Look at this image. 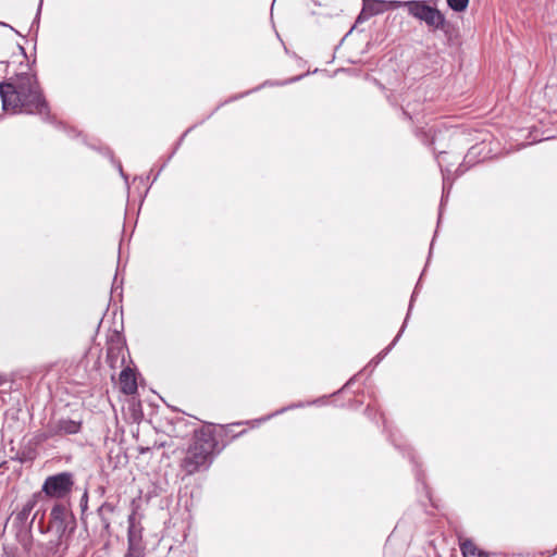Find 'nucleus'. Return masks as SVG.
<instances>
[{
	"mask_svg": "<svg viewBox=\"0 0 557 557\" xmlns=\"http://www.w3.org/2000/svg\"><path fill=\"white\" fill-rule=\"evenodd\" d=\"M0 98L4 111L50 117L49 104L35 74L21 73L9 82H1Z\"/></svg>",
	"mask_w": 557,
	"mask_h": 557,
	"instance_id": "1",
	"label": "nucleus"
},
{
	"mask_svg": "<svg viewBox=\"0 0 557 557\" xmlns=\"http://www.w3.org/2000/svg\"><path fill=\"white\" fill-rule=\"evenodd\" d=\"M39 499L40 494H33L22 509L9 518L12 521L15 539L23 550H32V528L36 520L39 521L42 511V504L39 505Z\"/></svg>",
	"mask_w": 557,
	"mask_h": 557,
	"instance_id": "3",
	"label": "nucleus"
},
{
	"mask_svg": "<svg viewBox=\"0 0 557 557\" xmlns=\"http://www.w3.org/2000/svg\"><path fill=\"white\" fill-rule=\"evenodd\" d=\"M82 422L71 419H59L49 423L46 432L42 434V440H48L59 435H73L81 432Z\"/></svg>",
	"mask_w": 557,
	"mask_h": 557,
	"instance_id": "8",
	"label": "nucleus"
},
{
	"mask_svg": "<svg viewBox=\"0 0 557 557\" xmlns=\"http://www.w3.org/2000/svg\"><path fill=\"white\" fill-rule=\"evenodd\" d=\"M446 2H447V5H448L450 9H453V2H454V0H446Z\"/></svg>",
	"mask_w": 557,
	"mask_h": 557,
	"instance_id": "24",
	"label": "nucleus"
},
{
	"mask_svg": "<svg viewBox=\"0 0 557 557\" xmlns=\"http://www.w3.org/2000/svg\"><path fill=\"white\" fill-rule=\"evenodd\" d=\"M383 11H384V2H382V1H373L370 3H364L357 21L360 22L363 20H368L373 15L383 13Z\"/></svg>",
	"mask_w": 557,
	"mask_h": 557,
	"instance_id": "12",
	"label": "nucleus"
},
{
	"mask_svg": "<svg viewBox=\"0 0 557 557\" xmlns=\"http://www.w3.org/2000/svg\"><path fill=\"white\" fill-rule=\"evenodd\" d=\"M69 548L66 540L50 539L47 543L34 544L32 541V550H23L27 557H63Z\"/></svg>",
	"mask_w": 557,
	"mask_h": 557,
	"instance_id": "7",
	"label": "nucleus"
},
{
	"mask_svg": "<svg viewBox=\"0 0 557 557\" xmlns=\"http://www.w3.org/2000/svg\"><path fill=\"white\" fill-rule=\"evenodd\" d=\"M410 458L414 462V456L410 454Z\"/></svg>",
	"mask_w": 557,
	"mask_h": 557,
	"instance_id": "30",
	"label": "nucleus"
},
{
	"mask_svg": "<svg viewBox=\"0 0 557 557\" xmlns=\"http://www.w3.org/2000/svg\"><path fill=\"white\" fill-rule=\"evenodd\" d=\"M408 317H406L404 323H403V326L400 329V331L398 332V334L396 335V337L393 339V342L385 348L383 349L381 352H379L370 362H369V366H377L384 358L385 356L391 351V349L395 346V344L398 342L399 337L401 336L406 325H407V320H408Z\"/></svg>",
	"mask_w": 557,
	"mask_h": 557,
	"instance_id": "13",
	"label": "nucleus"
},
{
	"mask_svg": "<svg viewBox=\"0 0 557 557\" xmlns=\"http://www.w3.org/2000/svg\"><path fill=\"white\" fill-rule=\"evenodd\" d=\"M73 486V473L64 471L46 478L41 491L49 497L62 499L71 494Z\"/></svg>",
	"mask_w": 557,
	"mask_h": 557,
	"instance_id": "6",
	"label": "nucleus"
},
{
	"mask_svg": "<svg viewBox=\"0 0 557 557\" xmlns=\"http://www.w3.org/2000/svg\"><path fill=\"white\" fill-rule=\"evenodd\" d=\"M120 322H121V325H123V314H120Z\"/></svg>",
	"mask_w": 557,
	"mask_h": 557,
	"instance_id": "25",
	"label": "nucleus"
},
{
	"mask_svg": "<svg viewBox=\"0 0 557 557\" xmlns=\"http://www.w3.org/2000/svg\"><path fill=\"white\" fill-rule=\"evenodd\" d=\"M351 381L352 380L348 381L344 387H347L348 385H350Z\"/></svg>",
	"mask_w": 557,
	"mask_h": 557,
	"instance_id": "29",
	"label": "nucleus"
},
{
	"mask_svg": "<svg viewBox=\"0 0 557 557\" xmlns=\"http://www.w3.org/2000/svg\"><path fill=\"white\" fill-rule=\"evenodd\" d=\"M460 548L463 557H488L487 554L478 548V546L471 541H465L460 543Z\"/></svg>",
	"mask_w": 557,
	"mask_h": 557,
	"instance_id": "14",
	"label": "nucleus"
},
{
	"mask_svg": "<svg viewBox=\"0 0 557 557\" xmlns=\"http://www.w3.org/2000/svg\"><path fill=\"white\" fill-rule=\"evenodd\" d=\"M127 542L128 547H143L141 545V527L136 522L135 513H131L127 519Z\"/></svg>",
	"mask_w": 557,
	"mask_h": 557,
	"instance_id": "9",
	"label": "nucleus"
},
{
	"mask_svg": "<svg viewBox=\"0 0 557 557\" xmlns=\"http://www.w3.org/2000/svg\"><path fill=\"white\" fill-rule=\"evenodd\" d=\"M46 509L42 506L41 516L37 523L40 533H48L52 539L66 540L75 529V520L70 509L61 503L53 505L49 515V521L45 522Z\"/></svg>",
	"mask_w": 557,
	"mask_h": 557,
	"instance_id": "4",
	"label": "nucleus"
},
{
	"mask_svg": "<svg viewBox=\"0 0 557 557\" xmlns=\"http://www.w3.org/2000/svg\"><path fill=\"white\" fill-rule=\"evenodd\" d=\"M106 318V314H102V318L100 319V322H103Z\"/></svg>",
	"mask_w": 557,
	"mask_h": 557,
	"instance_id": "27",
	"label": "nucleus"
},
{
	"mask_svg": "<svg viewBox=\"0 0 557 557\" xmlns=\"http://www.w3.org/2000/svg\"><path fill=\"white\" fill-rule=\"evenodd\" d=\"M442 172H443V197H442V205H443L444 201H447L449 189L453 185V182L449 180V177L445 176L443 169H442Z\"/></svg>",
	"mask_w": 557,
	"mask_h": 557,
	"instance_id": "16",
	"label": "nucleus"
},
{
	"mask_svg": "<svg viewBox=\"0 0 557 557\" xmlns=\"http://www.w3.org/2000/svg\"><path fill=\"white\" fill-rule=\"evenodd\" d=\"M121 391L126 395H132L137 392L136 377L132 369L125 368L120 373Z\"/></svg>",
	"mask_w": 557,
	"mask_h": 557,
	"instance_id": "11",
	"label": "nucleus"
},
{
	"mask_svg": "<svg viewBox=\"0 0 557 557\" xmlns=\"http://www.w3.org/2000/svg\"><path fill=\"white\" fill-rule=\"evenodd\" d=\"M79 507L82 510V515H84L88 508V492H87V490H85L84 494L81 497Z\"/></svg>",
	"mask_w": 557,
	"mask_h": 557,
	"instance_id": "18",
	"label": "nucleus"
},
{
	"mask_svg": "<svg viewBox=\"0 0 557 557\" xmlns=\"http://www.w3.org/2000/svg\"><path fill=\"white\" fill-rule=\"evenodd\" d=\"M106 318V314H102V318L100 319V322H103Z\"/></svg>",
	"mask_w": 557,
	"mask_h": 557,
	"instance_id": "28",
	"label": "nucleus"
},
{
	"mask_svg": "<svg viewBox=\"0 0 557 557\" xmlns=\"http://www.w3.org/2000/svg\"><path fill=\"white\" fill-rule=\"evenodd\" d=\"M403 113H404L407 117L412 119V116H411V115H410V113L408 112V107L403 109Z\"/></svg>",
	"mask_w": 557,
	"mask_h": 557,
	"instance_id": "23",
	"label": "nucleus"
},
{
	"mask_svg": "<svg viewBox=\"0 0 557 557\" xmlns=\"http://www.w3.org/2000/svg\"><path fill=\"white\" fill-rule=\"evenodd\" d=\"M115 506L112 503L104 502L97 509V517L100 520L102 532L107 535L111 534V518L114 513Z\"/></svg>",
	"mask_w": 557,
	"mask_h": 557,
	"instance_id": "10",
	"label": "nucleus"
},
{
	"mask_svg": "<svg viewBox=\"0 0 557 557\" xmlns=\"http://www.w3.org/2000/svg\"><path fill=\"white\" fill-rule=\"evenodd\" d=\"M302 406H304L302 403L293 404V405H289L287 407H283V408L278 409L277 411H275V412H273V413H271V414H269L267 417H263V418H261V419H259L257 421L258 422H264V421H268L269 419H271V418H273V417H275L277 414L286 412L287 410H290V409H294V408H300Z\"/></svg>",
	"mask_w": 557,
	"mask_h": 557,
	"instance_id": "15",
	"label": "nucleus"
},
{
	"mask_svg": "<svg viewBox=\"0 0 557 557\" xmlns=\"http://www.w3.org/2000/svg\"><path fill=\"white\" fill-rule=\"evenodd\" d=\"M216 440L210 430L195 431L193 442L181 461V469L186 475H193L210 468Z\"/></svg>",
	"mask_w": 557,
	"mask_h": 557,
	"instance_id": "2",
	"label": "nucleus"
},
{
	"mask_svg": "<svg viewBox=\"0 0 557 557\" xmlns=\"http://www.w3.org/2000/svg\"><path fill=\"white\" fill-rule=\"evenodd\" d=\"M397 7H405L408 13L414 18L424 22L429 27L434 29H443L445 17L435 7H431L426 1L412 0L396 2Z\"/></svg>",
	"mask_w": 557,
	"mask_h": 557,
	"instance_id": "5",
	"label": "nucleus"
},
{
	"mask_svg": "<svg viewBox=\"0 0 557 557\" xmlns=\"http://www.w3.org/2000/svg\"><path fill=\"white\" fill-rule=\"evenodd\" d=\"M446 153H447V152H446L445 150H438V157H437V158H438V164H440V166H442V160H441V158H442V156H444V154H446Z\"/></svg>",
	"mask_w": 557,
	"mask_h": 557,
	"instance_id": "20",
	"label": "nucleus"
},
{
	"mask_svg": "<svg viewBox=\"0 0 557 557\" xmlns=\"http://www.w3.org/2000/svg\"><path fill=\"white\" fill-rule=\"evenodd\" d=\"M469 0H455V12H462L467 9Z\"/></svg>",
	"mask_w": 557,
	"mask_h": 557,
	"instance_id": "19",
	"label": "nucleus"
},
{
	"mask_svg": "<svg viewBox=\"0 0 557 557\" xmlns=\"http://www.w3.org/2000/svg\"><path fill=\"white\" fill-rule=\"evenodd\" d=\"M106 318V314H102V318L100 319V322H103Z\"/></svg>",
	"mask_w": 557,
	"mask_h": 557,
	"instance_id": "26",
	"label": "nucleus"
},
{
	"mask_svg": "<svg viewBox=\"0 0 557 557\" xmlns=\"http://www.w3.org/2000/svg\"><path fill=\"white\" fill-rule=\"evenodd\" d=\"M125 557H144V547H128Z\"/></svg>",
	"mask_w": 557,
	"mask_h": 557,
	"instance_id": "17",
	"label": "nucleus"
},
{
	"mask_svg": "<svg viewBox=\"0 0 557 557\" xmlns=\"http://www.w3.org/2000/svg\"><path fill=\"white\" fill-rule=\"evenodd\" d=\"M7 382L8 379L4 375L0 374V386L4 385Z\"/></svg>",
	"mask_w": 557,
	"mask_h": 557,
	"instance_id": "22",
	"label": "nucleus"
},
{
	"mask_svg": "<svg viewBox=\"0 0 557 557\" xmlns=\"http://www.w3.org/2000/svg\"><path fill=\"white\" fill-rule=\"evenodd\" d=\"M440 139H441V134H440V133H438V134H437V133H436V134H434V136H433V144H434V145H437V143L440 141Z\"/></svg>",
	"mask_w": 557,
	"mask_h": 557,
	"instance_id": "21",
	"label": "nucleus"
}]
</instances>
